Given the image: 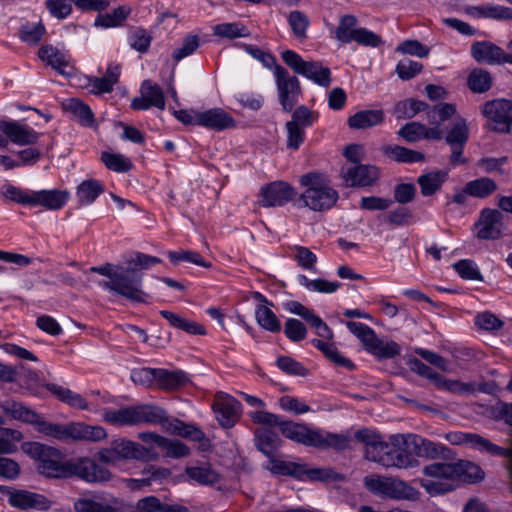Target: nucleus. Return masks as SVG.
Instances as JSON below:
<instances>
[{
	"mask_svg": "<svg viewBox=\"0 0 512 512\" xmlns=\"http://www.w3.org/2000/svg\"><path fill=\"white\" fill-rule=\"evenodd\" d=\"M187 476L201 485H214L221 479V475L210 464L202 466H188L185 468Z\"/></svg>",
	"mask_w": 512,
	"mask_h": 512,
	"instance_id": "37",
	"label": "nucleus"
},
{
	"mask_svg": "<svg viewBox=\"0 0 512 512\" xmlns=\"http://www.w3.org/2000/svg\"><path fill=\"white\" fill-rule=\"evenodd\" d=\"M255 443L260 450L268 458H272L276 449L280 446L278 435L267 428H259L255 431Z\"/></svg>",
	"mask_w": 512,
	"mask_h": 512,
	"instance_id": "36",
	"label": "nucleus"
},
{
	"mask_svg": "<svg viewBox=\"0 0 512 512\" xmlns=\"http://www.w3.org/2000/svg\"><path fill=\"white\" fill-rule=\"evenodd\" d=\"M456 113L455 105L451 103H440L429 106L426 110L427 119L432 125H441Z\"/></svg>",
	"mask_w": 512,
	"mask_h": 512,
	"instance_id": "47",
	"label": "nucleus"
},
{
	"mask_svg": "<svg viewBox=\"0 0 512 512\" xmlns=\"http://www.w3.org/2000/svg\"><path fill=\"white\" fill-rule=\"evenodd\" d=\"M21 449L35 461L37 472L45 478L78 477L88 483H102L113 477L109 469L88 457L66 459L59 449L40 442H25Z\"/></svg>",
	"mask_w": 512,
	"mask_h": 512,
	"instance_id": "1",
	"label": "nucleus"
},
{
	"mask_svg": "<svg viewBox=\"0 0 512 512\" xmlns=\"http://www.w3.org/2000/svg\"><path fill=\"white\" fill-rule=\"evenodd\" d=\"M469 138V128L463 118H458L447 132L445 140L449 145L466 144Z\"/></svg>",
	"mask_w": 512,
	"mask_h": 512,
	"instance_id": "50",
	"label": "nucleus"
},
{
	"mask_svg": "<svg viewBox=\"0 0 512 512\" xmlns=\"http://www.w3.org/2000/svg\"><path fill=\"white\" fill-rule=\"evenodd\" d=\"M317 119V112L310 110L306 106H299L293 111L292 119L288 123H294L296 126L304 129L311 126Z\"/></svg>",
	"mask_w": 512,
	"mask_h": 512,
	"instance_id": "55",
	"label": "nucleus"
},
{
	"mask_svg": "<svg viewBox=\"0 0 512 512\" xmlns=\"http://www.w3.org/2000/svg\"><path fill=\"white\" fill-rule=\"evenodd\" d=\"M160 262L157 257L137 253L135 257L127 260L125 267L106 263L103 266H93L89 271L109 278L99 283L101 287L129 301L144 302V293L141 289L142 274L138 271Z\"/></svg>",
	"mask_w": 512,
	"mask_h": 512,
	"instance_id": "2",
	"label": "nucleus"
},
{
	"mask_svg": "<svg viewBox=\"0 0 512 512\" xmlns=\"http://www.w3.org/2000/svg\"><path fill=\"white\" fill-rule=\"evenodd\" d=\"M0 489L8 494L9 504L18 509L47 510L51 507V501L41 494L9 487H0Z\"/></svg>",
	"mask_w": 512,
	"mask_h": 512,
	"instance_id": "15",
	"label": "nucleus"
},
{
	"mask_svg": "<svg viewBox=\"0 0 512 512\" xmlns=\"http://www.w3.org/2000/svg\"><path fill=\"white\" fill-rule=\"evenodd\" d=\"M189 382L187 374L182 370L158 369L157 387L162 390H177Z\"/></svg>",
	"mask_w": 512,
	"mask_h": 512,
	"instance_id": "29",
	"label": "nucleus"
},
{
	"mask_svg": "<svg viewBox=\"0 0 512 512\" xmlns=\"http://www.w3.org/2000/svg\"><path fill=\"white\" fill-rule=\"evenodd\" d=\"M199 47V37L197 35L187 36L182 45L174 50L173 59L178 62L191 55Z\"/></svg>",
	"mask_w": 512,
	"mask_h": 512,
	"instance_id": "64",
	"label": "nucleus"
},
{
	"mask_svg": "<svg viewBox=\"0 0 512 512\" xmlns=\"http://www.w3.org/2000/svg\"><path fill=\"white\" fill-rule=\"evenodd\" d=\"M284 333L289 340L299 342L306 338L307 329L301 321L289 318L285 322Z\"/></svg>",
	"mask_w": 512,
	"mask_h": 512,
	"instance_id": "57",
	"label": "nucleus"
},
{
	"mask_svg": "<svg viewBox=\"0 0 512 512\" xmlns=\"http://www.w3.org/2000/svg\"><path fill=\"white\" fill-rule=\"evenodd\" d=\"M423 472L433 480H421V485L430 494H444L454 489V486L447 481H460L474 484L484 479V471L477 464L459 460L454 463H433L424 467Z\"/></svg>",
	"mask_w": 512,
	"mask_h": 512,
	"instance_id": "3",
	"label": "nucleus"
},
{
	"mask_svg": "<svg viewBox=\"0 0 512 512\" xmlns=\"http://www.w3.org/2000/svg\"><path fill=\"white\" fill-rule=\"evenodd\" d=\"M355 438L366 445L365 456L369 460V456L376 455L379 450L388 448V443L382 441L381 436L370 430L360 429L355 433Z\"/></svg>",
	"mask_w": 512,
	"mask_h": 512,
	"instance_id": "39",
	"label": "nucleus"
},
{
	"mask_svg": "<svg viewBox=\"0 0 512 512\" xmlns=\"http://www.w3.org/2000/svg\"><path fill=\"white\" fill-rule=\"evenodd\" d=\"M445 439L452 445L467 444L473 448L487 452L491 455H499L506 458L512 457V449L497 446L479 434L456 431L445 434Z\"/></svg>",
	"mask_w": 512,
	"mask_h": 512,
	"instance_id": "10",
	"label": "nucleus"
},
{
	"mask_svg": "<svg viewBox=\"0 0 512 512\" xmlns=\"http://www.w3.org/2000/svg\"><path fill=\"white\" fill-rule=\"evenodd\" d=\"M158 455L141 444L126 438H117L109 446L101 448L97 458L104 464H116L122 460L150 461L156 460Z\"/></svg>",
	"mask_w": 512,
	"mask_h": 512,
	"instance_id": "6",
	"label": "nucleus"
},
{
	"mask_svg": "<svg viewBox=\"0 0 512 512\" xmlns=\"http://www.w3.org/2000/svg\"><path fill=\"white\" fill-rule=\"evenodd\" d=\"M104 192V187L96 179L82 181L76 188V196L80 206L93 203Z\"/></svg>",
	"mask_w": 512,
	"mask_h": 512,
	"instance_id": "35",
	"label": "nucleus"
},
{
	"mask_svg": "<svg viewBox=\"0 0 512 512\" xmlns=\"http://www.w3.org/2000/svg\"><path fill=\"white\" fill-rule=\"evenodd\" d=\"M306 478L311 481L338 482L344 481L345 476L337 473L332 468H313L308 469Z\"/></svg>",
	"mask_w": 512,
	"mask_h": 512,
	"instance_id": "53",
	"label": "nucleus"
},
{
	"mask_svg": "<svg viewBox=\"0 0 512 512\" xmlns=\"http://www.w3.org/2000/svg\"><path fill=\"white\" fill-rule=\"evenodd\" d=\"M447 179V172L431 171L418 177L421 194L425 197L435 194Z\"/></svg>",
	"mask_w": 512,
	"mask_h": 512,
	"instance_id": "38",
	"label": "nucleus"
},
{
	"mask_svg": "<svg viewBox=\"0 0 512 512\" xmlns=\"http://www.w3.org/2000/svg\"><path fill=\"white\" fill-rule=\"evenodd\" d=\"M34 191H25L19 187L7 184L3 187V195L5 198L22 205L32 206Z\"/></svg>",
	"mask_w": 512,
	"mask_h": 512,
	"instance_id": "52",
	"label": "nucleus"
},
{
	"mask_svg": "<svg viewBox=\"0 0 512 512\" xmlns=\"http://www.w3.org/2000/svg\"><path fill=\"white\" fill-rule=\"evenodd\" d=\"M158 369L156 368H139L131 373V380L144 387H152L157 381Z\"/></svg>",
	"mask_w": 512,
	"mask_h": 512,
	"instance_id": "56",
	"label": "nucleus"
},
{
	"mask_svg": "<svg viewBox=\"0 0 512 512\" xmlns=\"http://www.w3.org/2000/svg\"><path fill=\"white\" fill-rule=\"evenodd\" d=\"M424 124L420 122L406 123L399 131L398 135L409 143H414L422 139Z\"/></svg>",
	"mask_w": 512,
	"mask_h": 512,
	"instance_id": "59",
	"label": "nucleus"
},
{
	"mask_svg": "<svg viewBox=\"0 0 512 512\" xmlns=\"http://www.w3.org/2000/svg\"><path fill=\"white\" fill-rule=\"evenodd\" d=\"M435 386L438 389L458 394L472 393L475 391L474 384L472 383H462L458 380H449L444 378L442 375H440Z\"/></svg>",
	"mask_w": 512,
	"mask_h": 512,
	"instance_id": "54",
	"label": "nucleus"
},
{
	"mask_svg": "<svg viewBox=\"0 0 512 512\" xmlns=\"http://www.w3.org/2000/svg\"><path fill=\"white\" fill-rule=\"evenodd\" d=\"M274 76L279 102L285 112H291L302 93L299 80L296 76H291L281 65L275 66Z\"/></svg>",
	"mask_w": 512,
	"mask_h": 512,
	"instance_id": "7",
	"label": "nucleus"
},
{
	"mask_svg": "<svg viewBox=\"0 0 512 512\" xmlns=\"http://www.w3.org/2000/svg\"><path fill=\"white\" fill-rule=\"evenodd\" d=\"M103 417L106 422L117 426H135L143 423L164 424L168 420L164 409L151 404L108 410Z\"/></svg>",
	"mask_w": 512,
	"mask_h": 512,
	"instance_id": "4",
	"label": "nucleus"
},
{
	"mask_svg": "<svg viewBox=\"0 0 512 512\" xmlns=\"http://www.w3.org/2000/svg\"><path fill=\"white\" fill-rule=\"evenodd\" d=\"M349 443L350 439L346 435L335 433L323 434L318 430L314 447L320 449L333 448L341 451L347 449L349 447Z\"/></svg>",
	"mask_w": 512,
	"mask_h": 512,
	"instance_id": "44",
	"label": "nucleus"
},
{
	"mask_svg": "<svg viewBox=\"0 0 512 512\" xmlns=\"http://www.w3.org/2000/svg\"><path fill=\"white\" fill-rule=\"evenodd\" d=\"M132 9L130 6L122 5L113 9L109 13H99L94 21V26L102 28H112L121 26L130 15Z\"/></svg>",
	"mask_w": 512,
	"mask_h": 512,
	"instance_id": "34",
	"label": "nucleus"
},
{
	"mask_svg": "<svg viewBox=\"0 0 512 512\" xmlns=\"http://www.w3.org/2000/svg\"><path fill=\"white\" fill-rule=\"evenodd\" d=\"M492 81L490 72L482 68H476L469 73L467 85L475 93H484L491 88Z\"/></svg>",
	"mask_w": 512,
	"mask_h": 512,
	"instance_id": "46",
	"label": "nucleus"
},
{
	"mask_svg": "<svg viewBox=\"0 0 512 512\" xmlns=\"http://www.w3.org/2000/svg\"><path fill=\"white\" fill-rule=\"evenodd\" d=\"M287 20L297 39L304 40L307 38V29L310 21L306 14L299 10H294L289 13Z\"/></svg>",
	"mask_w": 512,
	"mask_h": 512,
	"instance_id": "49",
	"label": "nucleus"
},
{
	"mask_svg": "<svg viewBox=\"0 0 512 512\" xmlns=\"http://www.w3.org/2000/svg\"><path fill=\"white\" fill-rule=\"evenodd\" d=\"M423 69V65L412 60L400 61L396 66V72L400 79L410 80L419 74Z\"/></svg>",
	"mask_w": 512,
	"mask_h": 512,
	"instance_id": "60",
	"label": "nucleus"
},
{
	"mask_svg": "<svg viewBox=\"0 0 512 512\" xmlns=\"http://www.w3.org/2000/svg\"><path fill=\"white\" fill-rule=\"evenodd\" d=\"M69 199V192L66 190H40L33 192L32 206H42L49 210L61 209Z\"/></svg>",
	"mask_w": 512,
	"mask_h": 512,
	"instance_id": "24",
	"label": "nucleus"
},
{
	"mask_svg": "<svg viewBox=\"0 0 512 512\" xmlns=\"http://www.w3.org/2000/svg\"><path fill=\"white\" fill-rule=\"evenodd\" d=\"M2 411L14 420L22 421L35 426L36 430L42 433L46 420L37 412L13 399H6L0 402Z\"/></svg>",
	"mask_w": 512,
	"mask_h": 512,
	"instance_id": "14",
	"label": "nucleus"
},
{
	"mask_svg": "<svg viewBox=\"0 0 512 512\" xmlns=\"http://www.w3.org/2000/svg\"><path fill=\"white\" fill-rule=\"evenodd\" d=\"M294 251V258L300 267L307 270L315 269L317 256L310 249L303 246H295Z\"/></svg>",
	"mask_w": 512,
	"mask_h": 512,
	"instance_id": "61",
	"label": "nucleus"
},
{
	"mask_svg": "<svg viewBox=\"0 0 512 512\" xmlns=\"http://www.w3.org/2000/svg\"><path fill=\"white\" fill-rule=\"evenodd\" d=\"M482 115L494 124L498 132H509L512 126V100L494 99L481 106Z\"/></svg>",
	"mask_w": 512,
	"mask_h": 512,
	"instance_id": "9",
	"label": "nucleus"
},
{
	"mask_svg": "<svg viewBox=\"0 0 512 512\" xmlns=\"http://www.w3.org/2000/svg\"><path fill=\"white\" fill-rule=\"evenodd\" d=\"M137 512H189L186 506L164 504L156 496H147L137 501Z\"/></svg>",
	"mask_w": 512,
	"mask_h": 512,
	"instance_id": "33",
	"label": "nucleus"
},
{
	"mask_svg": "<svg viewBox=\"0 0 512 512\" xmlns=\"http://www.w3.org/2000/svg\"><path fill=\"white\" fill-rule=\"evenodd\" d=\"M296 193L288 183L275 181L262 187L259 204L262 207L283 206L295 197Z\"/></svg>",
	"mask_w": 512,
	"mask_h": 512,
	"instance_id": "13",
	"label": "nucleus"
},
{
	"mask_svg": "<svg viewBox=\"0 0 512 512\" xmlns=\"http://www.w3.org/2000/svg\"><path fill=\"white\" fill-rule=\"evenodd\" d=\"M0 131L14 144L32 145L37 143L39 134L17 121L0 120Z\"/></svg>",
	"mask_w": 512,
	"mask_h": 512,
	"instance_id": "21",
	"label": "nucleus"
},
{
	"mask_svg": "<svg viewBox=\"0 0 512 512\" xmlns=\"http://www.w3.org/2000/svg\"><path fill=\"white\" fill-rule=\"evenodd\" d=\"M198 125L215 131L235 128L234 118L222 108H212L198 115Z\"/></svg>",
	"mask_w": 512,
	"mask_h": 512,
	"instance_id": "22",
	"label": "nucleus"
},
{
	"mask_svg": "<svg viewBox=\"0 0 512 512\" xmlns=\"http://www.w3.org/2000/svg\"><path fill=\"white\" fill-rule=\"evenodd\" d=\"M427 109V103L413 98H409L397 102L393 108V114L396 116L397 119H411L422 111L426 112Z\"/></svg>",
	"mask_w": 512,
	"mask_h": 512,
	"instance_id": "41",
	"label": "nucleus"
},
{
	"mask_svg": "<svg viewBox=\"0 0 512 512\" xmlns=\"http://www.w3.org/2000/svg\"><path fill=\"white\" fill-rule=\"evenodd\" d=\"M400 351V346L396 342H384L381 339H379L371 353L377 356L378 358L386 359L393 358L399 355Z\"/></svg>",
	"mask_w": 512,
	"mask_h": 512,
	"instance_id": "62",
	"label": "nucleus"
},
{
	"mask_svg": "<svg viewBox=\"0 0 512 512\" xmlns=\"http://www.w3.org/2000/svg\"><path fill=\"white\" fill-rule=\"evenodd\" d=\"M282 434L298 443L306 446H315L318 430L309 428L305 424L294 423L292 421H282L280 424Z\"/></svg>",
	"mask_w": 512,
	"mask_h": 512,
	"instance_id": "23",
	"label": "nucleus"
},
{
	"mask_svg": "<svg viewBox=\"0 0 512 512\" xmlns=\"http://www.w3.org/2000/svg\"><path fill=\"white\" fill-rule=\"evenodd\" d=\"M312 344L334 364L345 367L348 370L354 369L352 361L342 356L333 343L325 342L321 339H313Z\"/></svg>",
	"mask_w": 512,
	"mask_h": 512,
	"instance_id": "43",
	"label": "nucleus"
},
{
	"mask_svg": "<svg viewBox=\"0 0 512 512\" xmlns=\"http://www.w3.org/2000/svg\"><path fill=\"white\" fill-rule=\"evenodd\" d=\"M76 512H114L104 493H89L74 502Z\"/></svg>",
	"mask_w": 512,
	"mask_h": 512,
	"instance_id": "25",
	"label": "nucleus"
},
{
	"mask_svg": "<svg viewBox=\"0 0 512 512\" xmlns=\"http://www.w3.org/2000/svg\"><path fill=\"white\" fill-rule=\"evenodd\" d=\"M453 268L463 279L479 281L483 279L480 271L471 260H460L453 265Z\"/></svg>",
	"mask_w": 512,
	"mask_h": 512,
	"instance_id": "58",
	"label": "nucleus"
},
{
	"mask_svg": "<svg viewBox=\"0 0 512 512\" xmlns=\"http://www.w3.org/2000/svg\"><path fill=\"white\" fill-rule=\"evenodd\" d=\"M497 188V184L493 179L482 177L469 181L464 187V192L473 197L486 198L493 194Z\"/></svg>",
	"mask_w": 512,
	"mask_h": 512,
	"instance_id": "42",
	"label": "nucleus"
},
{
	"mask_svg": "<svg viewBox=\"0 0 512 512\" xmlns=\"http://www.w3.org/2000/svg\"><path fill=\"white\" fill-rule=\"evenodd\" d=\"M370 461L377 462L384 467L408 468L413 467L417 460L403 448H388L379 450L376 455L369 456Z\"/></svg>",
	"mask_w": 512,
	"mask_h": 512,
	"instance_id": "19",
	"label": "nucleus"
},
{
	"mask_svg": "<svg viewBox=\"0 0 512 512\" xmlns=\"http://www.w3.org/2000/svg\"><path fill=\"white\" fill-rule=\"evenodd\" d=\"M382 152L385 156L400 163H414L422 162L425 160V155L422 152L408 149L399 145H386L382 147Z\"/></svg>",
	"mask_w": 512,
	"mask_h": 512,
	"instance_id": "32",
	"label": "nucleus"
},
{
	"mask_svg": "<svg viewBox=\"0 0 512 512\" xmlns=\"http://www.w3.org/2000/svg\"><path fill=\"white\" fill-rule=\"evenodd\" d=\"M258 324L270 332H279L281 324L275 313L265 305H258L255 311Z\"/></svg>",
	"mask_w": 512,
	"mask_h": 512,
	"instance_id": "48",
	"label": "nucleus"
},
{
	"mask_svg": "<svg viewBox=\"0 0 512 512\" xmlns=\"http://www.w3.org/2000/svg\"><path fill=\"white\" fill-rule=\"evenodd\" d=\"M504 215L498 209L484 208L475 223L476 237L480 240H496L502 237Z\"/></svg>",
	"mask_w": 512,
	"mask_h": 512,
	"instance_id": "11",
	"label": "nucleus"
},
{
	"mask_svg": "<svg viewBox=\"0 0 512 512\" xmlns=\"http://www.w3.org/2000/svg\"><path fill=\"white\" fill-rule=\"evenodd\" d=\"M220 425L224 428L233 427L239 419L241 404L234 397L218 392L212 405Z\"/></svg>",
	"mask_w": 512,
	"mask_h": 512,
	"instance_id": "12",
	"label": "nucleus"
},
{
	"mask_svg": "<svg viewBox=\"0 0 512 512\" xmlns=\"http://www.w3.org/2000/svg\"><path fill=\"white\" fill-rule=\"evenodd\" d=\"M471 55L477 62L488 64L510 63L512 56H507L506 52L490 41L474 42L471 45Z\"/></svg>",
	"mask_w": 512,
	"mask_h": 512,
	"instance_id": "20",
	"label": "nucleus"
},
{
	"mask_svg": "<svg viewBox=\"0 0 512 512\" xmlns=\"http://www.w3.org/2000/svg\"><path fill=\"white\" fill-rule=\"evenodd\" d=\"M84 423H73L70 425H61L46 421L42 433L46 436H52L56 439L71 438L73 440H84Z\"/></svg>",
	"mask_w": 512,
	"mask_h": 512,
	"instance_id": "26",
	"label": "nucleus"
},
{
	"mask_svg": "<svg viewBox=\"0 0 512 512\" xmlns=\"http://www.w3.org/2000/svg\"><path fill=\"white\" fill-rule=\"evenodd\" d=\"M46 389L57 397L61 402L69 405L72 408L88 410V401L79 393H76L68 388H64L54 383L45 385Z\"/></svg>",
	"mask_w": 512,
	"mask_h": 512,
	"instance_id": "28",
	"label": "nucleus"
},
{
	"mask_svg": "<svg viewBox=\"0 0 512 512\" xmlns=\"http://www.w3.org/2000/svg\"><path fill=\"white\" fill-rule=\"evenodd\" d=\"M404 445L412 447L414 452L419 457H426L431 459L447 458L450 450L439 443H435L428 439L422 438L418 435L409 434L401 437Z\"/></svg>",
	"mask_w": 512,
	"mask_h": 512,
	"instance_id": "17",
	"label": "nucleus"
},
{
	"mask_svg": "<svg viewBox=\"0 0 512 512\" xmlns=\"http://www.w3.org/2000/svg\"><path fill=\"white\" fill-rule=\"evenodd\" d=\"M156 107L160 110L165 108V97L162 88L150 80H145L140 87V96L131 101V108L134 110H147Z\"/></svg>",
	"mask_w": 512,
	"mask_h": 512,
	"instance_id": "16",
	"label": "nucleus"
},
{
	"mask_svg": "<svg viewBox=\"0 0 512 512\" xmlns=\"http://www.w3.org/2000/svg\"><path fill=\"white\" fill-rule=\"evenodd\" d=\"M364 485L372 493L391 499H408L412 492L407 483L392 477L366 476Z\"/></svg>",
	"mask_w": 512,
	"mask_h": 512,
	"instance_id": "8",
	"label": "nucleus"
},
{
	"mask_svg": "<svg viewBox=\"0 0 512 512\" xmlns=\"http://www.w3.org/2000/svg\"><path fill=\"white\" fill-rule=\"evenodd\" d=\"M101 160L105 166L112 171L123 173L132 169V162L121 154L102 152Z\"/></svg>",
	"mask_w": 512,
	"mask_h": 512,
	"instance_id": "51",
	"label": "nucleus"
},
{
	"mask_svg": "<svg viewBox=\"0 0 512 512\" xmlns=\"http://www.w3.org/2000/svg\"><path fill=\"white\" fill-rule=\"evenodd\" d=\"M301 184L307 189L302 199L307 207L314 211L330 209L338 199V192L330 187L328 180L321 174L308 173L301 177Z\"/></svg>",
	"mask_w": 512,
	"mask_h": 512,
	"instance_id": "5",
	"label": "nucleus"
},
{
	"mask_svg": "<svg viewBox=\"0 0 512 512\" xmlns=\"http://www.w3.org/2000/svg\"><path fill=\"white\" fill-rule=\"evenodd\" d=\"M384 121L382 110H362L348 118L351 129H367L379 125Z\"/></svg>",
	"mask_w": 512,
	"mask_h": 512,
	"instance_id": "31",
	"label": "nucleus"
},
{
	"mask_svg": "<svg viewBox=\"0 0 512 512\" xmlns=\"http://www.w3.org/2000/svg\"><path fill=\"white\" fill-rule=\"evenodd\" d=\"M39 58L62 75H68L66 68L69 67L67 55L52 45L42 46L38 51Z\"/></svg>",
	"mask_w": 512,
	"mask_h": 512,
	"instance_id": "27",
	"label": "nucleus"
},
{
	"mask_svg": "<svg viewBox=\"0 0 512 512\" xmlns=\"http://www.w3.org/2000/svg\"><path fill=\"white\" fill-rule=\"evenodd\" d=\"M65 110L71 112L79 121L82 126L95 127L96 122L94 119L93 112L88 105L81 102L79 99H69L64 104Z\"/></svg>",
	"mask_w": 512,
	"mask_h": 512,
	"instance_id": "40",
	"label": "nucleus"
},
{
	"mask_svg": "<svg viewBox=\"0 0 512 512\" xmlns=\"http://www.w3.org/2000/svg\"><path fill=\"white\" fill-rule=\"evenodd\" d=\"M357 23L358 20L354 15L347 14L342 16L335 30L336 39L343 43L352 42L358 32Z\"/></svg>",
	"mask_w": 512,
	"mask_h": 512,
	"instance_id": "45",
	"label": "nucleus"
},
{
	"mask_svg": "<svg viewBox=\"0 0 512 512\" xmlns=\"http://www.w3.org/2000/svg\"><path fill=\"white\" fill-rule=\"evenodd\" d=\"M279 405L283 410L297 415L310 411V407L304 401L289 395L282 396L279 399Z\"/></svg>",
	"mask_w": 512,
	"mask_h": 512,
	"instance_id": "63",
	"label": "nucleus"
},
{
	"mask_svg": "<svg viewBox=\"0 0 512 512\" xmlns=\"http://www.w3.org/2000/svg\"><path fill=\"white\" fill-rule=\"evenodd\" d=\"M342 177L347 186L369 187L378 181L380 171L374 165L359 164L342 169Z\"/></svg>",
	"mask_w": 512,
	"mask_h": 512,
	"instance_id": "18",
	"label": "nucleus"
},
{
	"mask_svg": "<svg viewBox=\"0 0 512 512\" xmlns=\"http://www.w3.org/2000/svg\"><path fill=\"white\" fill-rule=\"evenodd\" d=\"M464 11L474 18L512 20V8L504 6H467Z\"/></svg>",
	"mask_w": 512,
	"mask_h": 512,
	"instance_id": "30",
	"label": "nucleus"
}]
</instances>
